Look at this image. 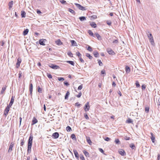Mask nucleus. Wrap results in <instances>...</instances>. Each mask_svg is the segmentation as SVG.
I'll return each instance as SVG.
<instances>
[{
  "instance_id": "1",
  "label": "nucleus",
  "mask_w": 160,
  "mask_h": 160,
  "mask_svg": "<svg viewBox=\"0 0 160 160\" xmlns=\"http://www.w3.org/2000/svg\"><path fill=\"white\" fill-rule=\"evenodd\" d=\"M33 138V137L32 135L31 134L28 141L27 149V152L28 153H30L31 152V147L32 145Z\"/></svg>"
},
{
  "instance_id": "2",
  "label": "nucleus",
  "mask_w": 160,
  "mask_h": 160,
  "mask_svg": "<svg viewBox=\"0 0 160 160\" xmlns=\"http://www.w3.org/2000/svg\"><path fill=\"white\" fill-rule=\"evenodd\" d=\"M74 4L80 10H82V11H85L86 10V9L85 7L82 6L81 5L79 4L75 3H74Z\"/></svg>"
},
{
  "instance_id": "3",
  "label": "nucleus",
  "mask_w": 160,
  "mask_h": 160,
  "mask_svg": "<svg viewBox=\"0 0 160 160\" xmlns=\"http://www.w3.org/2000/svg\"><path fill=\"white\" fill-rule=\"evenodd\" d=\"M90 108V106L89 105V102H87L86 103L85 106L84 107V110L86 112H87L89 111Z\"/></svg>"
},
{
  "instance_id": "4",
  "label": "nucleus",
  "mask_w": 160,
  "mask_h": 160,
  "mask_svg": "<svg viewBox=\"0 0 160 160\" xmlns=\"http://www.w3.org/2000/svg\"><path fill=\"white\" fill-rule=\"evenodd\" d=\"M49 66L51 68L54 69H57L59 68V66L52 64H49Z\"/></svg>"
},
{
  "instance_id": "5",
  "label": "nucleus",
  "mask_w": 160,
  "mask_h": 160,
  "mask_svg": "<svg viewBox=\"0 0 160 160\" xmlns=\"http://www.w3.org/2000/svg\"><path fill=\"white\" fill-rule=\"evenodd\" d=\"M10 108V107H9V106H8L5 108L4 110V114L6 116H7L8 115L9 111Z\"/></svg>"
},
{
  "instance_id": "6",
  "label": "nucleus",
  "mask_w": 160,
  "mask_h": 160,
  "mask_svg": "<svg viewBox=\"0 0 160 160\" xmlns=\"http://www.w3.org/2000/svg\"><path fill=\"white\" fill-rule=\"evenodd\" d=\"M107 51L108 53L110 55H114L115 53L111 48H108L107 49Z\"/></svg>"
},
{
  "instance_id": "7",
  "label": "nucleus",
  "mask_w": 160,
  "mask_h": 160,
  "mask_svg": "<svg viewBox=\"0 0 160 160\" xmlns=\"http://www.w3.org/2000/svg\"><path fill=\"white\" fill-rule=\"evenodd\" d=\"M46 42V40L45 39H41L39 40V43L41 45H45V43Z\"/></svg>"
},
{
  "instance_id": "8",
  "label": "nucleus",
  "mask_w": 160,
  "mask_h": 160,
  "mask_svg": "<svg viewBox=\"0 0 160 160\" xmlns=\"http://www.w3.org/2000/svg\"><path fill=\"white\" fill-rule=\"evenodd\" d=\"M119 153L122 156H125L126 155V153L125 151L123 149H120L119 150Z\"/></svg>"
},
{
  "instance_id": "9",
  "label": "nucleus",
  "mask_w": 160,
  "mask_h": 160,
  "mask_svg": "<svg viewBox=\"0 0 160 160\" xmlns=\"http://www.w3.org/2000/svg\"><path fill=\"white\" fill-rule=\"evenodd\" d=\"M22 61L21 58H18L17 59V62L16 63V67L17 68H18L20 66V64Z\"/></svg>"
},
{
  "instance_id": "10",
  "label": "nucleus",
  "mask_w": 160,
  "mask_h": 160,
  "mask_svg": "<svg viewBox=\"0 0 160 160\" xmlns=\"http://www.w3.org/2000/svg\"><path fill=\"white\" fill-rule=\"evenodd\" d=\"M52 136L54 138H57L59 136V134L58 132H55L52 135Z\"/></svg>"
},
{
  "instance_id": "11",
  "label": "nucleus",
  "mask_w": 160,
  "mask_h": 160,
  "mask_svg": "<svg viewBox=\"0 0 160 160\" xmlns=\"http://www.w3.org/2000/svg\"><path fill=\"white\" fill-rule=\"evenodd\" d=\"M73 152H74V154L75 155L76 158L77 159H78L79 158V155L78 152L75 149H73Z\"/></svg>"
},
{
  "instance_id": "12",
  "label": "nucleus",
  "mask_w": 160,
  "mask_h": 160,
  "mask_svg": "<svg viewBox=\"0 0 160 160\" xmlns=\"http://www.w3.org/2000/svg\"><path fill=\"white\" fill-rule=\"evenodd\" d=\"M14 101V97H12L10 102L9 104V105L8 106H9V107H11V106L12 105L13 102Z\"/></svg>"
},
{
  "instance_id": "13",
  "label": "nucleus",
  "mask_w": 160,
  "mask_h": 160,
  "mask_svg": "<svg viewBox=\"0 0 160 160\" xmlns=\"http://www.w3.org/2000/svg\"><path fill=\"white\" fill-rule=\"evenodd\" d=\"M14 144L12 143L11 142L9 146V148L8 150V152H11L12 150V148L13 147Z\"/></svg>"
},
{
  "instance_id": "14",
  "label": "nucleus",
  "mask_w": 160,
  "mask_h": 160,
  "mask_svg": "<svg viewBox=\"0 0 160 160\" xmlns=\"http://www.w3.org/2000/svg\"><path fill=\"white\" fill-rule=\"evenodd\" d=\"M32 90H33V85L32 83H30V86H29V91L30 92V94L31 95V96L32 95Z\"/></svg>"
},
{
  "instance_id": "15",
  "label": "nucleus",
  "mask_w": 160,
  "mask_h": 160,
  "mask_svg": "<svg viewBox=\"0 0 160 160\" xmlns=\"http://www.w3.org/2000/svg\"><path fill=\"white\" fill-rule=\"evenodd\" d=\"M72 45L73 46H78L76 42L73 40H72L71 41Z\"/></svg>"
},
{
  "instance_id": "16",
  "label": "nucleus",
  "mask_w": 160,
  "mask_h": 160,
  "mask_svg": "<svg viewBox=\"0 0 160 160\" xmlns=\"http://www.w3.org/2000/svg\"><path fill=\"white\" fill-rule=\"evenodd\" d=\"M90 25L93 28H96L97 26V24L94 22H91Z\"/></svg>"
},
{
  "instance_id": "17",
  "label": "nucleus",
  "mask_w": 160,
  "mask_h": 160,
  "mask_svg": "<svg viewBox=\"0 0 160 160\" xmlns=\"http://www.w3.org/2000/svg\"><path fill=\"white\" fill-rule=\"evenodd\" d=\"M38 122L37 120L35 118H34L32 119V125H34Z\"/></svg>"
},
{
  "instance_id": "18",
  "label": "nucleus",
  "mask_w": 160,
  "mask_h": 160,
  "mask_svg": "<svg viewBox=\"0 0 160 160\" xmlns=\"http://www.w3.org/2000/svg\"><path fill=\"white\" fill-rule=\"evenodd\" d=\"M56 44L58 45H61L62 44V42L60 40L58 39L56 41Z\"/></svg>"
},
{
  "instance_id": "19",
  "label": "nucleus",
  "mask_w": 160,
  "mask_h": 160,
  "mask_svg": "<svg viewBox=\"0 0 160 160\" xmlns=\"http://www.w3.org/2000/svg\"><path fill=\"white\" fill-rule=\"evenodd\" d=\"M28 32H29L28 29H26L23 32V35L24 36L26 35L27 34Z\"/></svg>"
},
{
  "instance_id": "20",
  "label": "nucleus",
  "mask_w": 160,
  "mask_h": 160,
  "mask_svg": "<svg viewBox=\"0 0 160 160\" xmlns=\"http://www.w3.org/2000/svg\"><path fill=\"white\" fill-rule=\"evenodd\" d=\"M95 35L98 39L99 40H101L102 39L101 36H100L98 33H95Z\"/></svg>"
},
{
  "instance_id": "21",
  "label": "nucleus",
  "mask_w": 160,
  "mask_h": 160,
  "mask_svg": "<svg viewBox=\"0 0 160 160\" xmlns=\"http://www.w3.org/2000/svg\"><path fill=\"white\" fill-rule=\"evenodd\" d=\"M21 16L22 18H25L26 17V12L23 11H22Z\"/></svg>"
},
{
  "instance_id": "22",
  "label": "nucleus",
  "mask_w": 160,
  "mask_h": 160,
  "mask_svg": "<svg viewBox=\"0 0 160 160\" xmlns=\"http://www.w3.org/2000/svg\"><path fill=\"white\" fill-rule=\"evenodd\" d=\"M151 139L152 142H154V141H155V138L153 136V134L152 133H151Z\"/></svg>"
},
{
  "instance_id": "23",
  "label": "nucleus",
  "mask_w": 160,
  "mask_h": 160,
  "mask_svg": "<svg viewBox=\"0 0 160 160\" xmlns=\"http://www.w3.org/2000/svg\"><path fill=\"white\" fill-rule=\"evenodd\" d=\"M70 95V93L68 91H67L65 96V99H67L68 98V96Z\"/></svg>"
},
{
  "instance_id": "24",
  "label": "nucleus",
  "mask_w": 160,
  "mask_h": 160,
  "mask_svg": "<svg viewBox=\"0 0 160 160\" xmlns=\"http://www.w3.org/2000/svg\"><path fill=\"white\" fill-rule=\"evenodd\" d=\"M79 18V20L81 21L86 20V18L84 16L80 17Z\"/></svg>"
},
{
  "instance_id": "25",
  "label": "nucleus",
  "mask_w": 160,
  "mask_h": 160,
  "mask_svg": "<svg viewBox=\"0 0 160 160\" xmlns=\"http://www.w3.org/2000/svg\"><path fill=\"white\" fill-rule=\"evenodd\" d=\"M126 72H129L130 71V69L129 67L126 66L125 68Z\"/></svg>"
},
{
  "instance_id": "26",
  "label": "nucleus",
  "mask_w": 160,
  "mask_h": 160,
  "mask_svg": "<svg viewBox=\"0 0 160 160\" xmlns=\"http://www.w3.org/2000/svg\"><path fill=\"white\" fill-rule=\"evenodd\" d=\"M83 153H84L85 155L87 157H89V153L86 150H83Z\"/></svg>"
},
{
  "instance_id": "27",
  "label": "nucleus",
  "mask_w": 160,
  "mask_h": 160,
  "mask_svg": "<svg viewBox=\"0 0 160 160\" xmlns=\"http://www.w3.org/2000/svg\"><path fill=\"white\" fill-rule=\"evenodd\" d=\"M67 62L69 63V64H71L72 66L74 65V62L73 61H67Z\"/></svg>"
},
{
  "instance_id": "28",
  "label": "nucleus",
  "mask_w": 160,
  "mask_h": 160,
  "mask_svg": "<svg viewBox=\"0 0 160 160\" xmlns=\"http://www.w3.org/2000/svg\"><path fill=\"white\" fill-rule=\"evenodd\" d=\"M66 130L67 132H70L72 130L71 128L69 126L67 127Z\"/></svg>"
},
{
  "instance_id": "29",
  "label": "nucleus",
  "mask_w": 160,
  "mask_h": 160,
  "mask_svg": "<svg viewBox=\"0 0 160 160\" xmlns=\"http://www.w3.org/2000/svg\"><path fill=\"white\" fill-rule=\"evenodd\" d=\"M115 142L116 144H121L120 141L118 139H115Z\"/></svg>"
},
{
  "instance_id": "30",
  "label": "nucleus",
  "mask_w": 160,
  "mask_h": 160,
  "mask_svg": "<svg viewBox=\"0 0 160 160\" xmlns=\"http://www.w3.org/2000/svg\"><path fill=\"white\" fill-rule=\"evenodd\" d=\"M6 89V88L5 87H3L2 88V90L0 94H3L4 93V91Z\"/></svg>"
},
{
  "instance_id": "31",
  "label": "nucleus",
  "mask_w": 160,
  "mask_h": 160,
  "mask_svg": "<svg viewBox=\"0 0 160 160\" xmlns=\"http://www.w3.org/2000/svg\"><path fill=\"white\" fill-rule=\"evenodd\" d=\"M88 32L90 36H92V37H94V35L93 33L91 30H88Z\"/></svg>"
},
{
  "instance_id": "32",
  "label": "nucleus",
  "mask_w": 160,
  "mask_h": 160,
  "mask_svg": "<svg viewBox=\"0 0 160 160\" xmlns=\"http://www.w3.org/2000/svg\"><path fill=\"white\" fill-rule=\"evenodd\" d=\"M86 56L87 57H88L89 59H91L92 58V57L91 56L90 54L89 53H87L86 54Z\"/></svg>"
},
{
  "instance_id": "33",
  "label": "nucleus",
  "mask_w": 160,
  "mask_h": 160,
  "mask_svg": "<svg viewBox=\"0 0 160 160\" xmlns=\"http://www.w3.org/2000/svg\"><path fill=\"white\" fill-rule=\"evenodd\" d=\"M126 122L129 123H132V121L131 119L129 118L127 120Z\"/></svg>"
},
{
  "instance_id": "34",
  "label": "nucleus",
  "mask_w": 160,
  "mask_h": 160,
  "mask_svg": "<svg viewBox=\"0 0 160 160\" xmlns=\"http://www.w3.org/2000/svg\"><path fill=\"white\" fill-rule=\"evenodd\" d=\"M13 4V2L12 1L9 2L8 5L9 6V8H12Z\"/></svg>"
},
{
  "instance_id": "35",
  "label": "nucleus",
  "mask_w": 160,
  "mask_h": 160,
  "mask_svg": "<svg viewBox=\"0 0 160 160\" xmlns=\"http://www.w3.org/2000/svg\"><path fill=\"white\" fill-rule=\"evenodd\" d=\"M130 147L132 149H134L135 147L133 143H131L130 145Z\"/></svg>"
},
{
  "instance_id": "36",
  "label": "nucleus",
  "mask_w": 160,
  "mask_h": 160,
  "mask_svg": "<svg viewBox=\"0 0 160 160\" xmlns=\"http://www.w3.org/2000/svg\"><path fill=\"white\" fill-rule=\"evenodd\" d=\"M71 138L73 140H76V137L74 134H72L71 135Z\"/></svg>"
},
{
  "instance_id": "37",
  "label": "nucleus",
  "mask_w": 160,
  "mask_h": 160,
  "mask_svg": "<svg viewBox=\"0 0 160 160\" xmlns=\"http://www.w3.org/2000/svg\"><path fill=\"white\" fill-rule=\"evenodd\" d=\"M68 11L72 14H75V12L71 8L68 9Z\"/></svg>"
},
{
  "instance_id": "38",
  "label": "nucleus",
  "mask_w": 160,
  "mask_h": 160,
  "mask_svg": "<svg viewBox=\"0 0 160 160\" xmlns=\"http://www.w3.org/2000/svg\"><path fill=\"white\" fill-rule=\"evenodd\" d=\"M93 54L95 57H97L99 55L97 51L94 52Z\"/></svg>"
},
{
  "instance_id": "39",
  "label": "nucleus",
  "mask_w": 160,
  "mask_h": 160,
  "mask_svg": "<svg viewBox=\"0 0 160 160\" xmlns=\"http://www.w3.org/2000/svg\"><path fill=\"white\" fill-rule=\"evenodd\" d=\"M149 41L150 42H151L152 43V45L153 44V43H154V40H153V37H151V38H149Z\"/></svg>"
},
{
  "instance_id": "40",
  "label": "nucleus",
  "mask_w": 160,
  "mask_h": 160,
  "mask_svg": "<svg viewBox=\"0 0 160 160\" xmlns=\"http://www.w3.org/2000/svg\"><path fill=\"white\" fill-rule=\"evenodd\" d=\"M68 55L71 57H73V54L70 51L68 52Z\"/></svg>"
},
{
  "instance_id": "41",
  "label": "nucleus",
  "mask_w": 160,
  "mask_h": 160,
  "mask_svg": "<svg viewBox=\"0 0 160 160\" xmlns=\"http://www.w3.org/2000/svg\"><path fill=\"white\" fill-rule=\"evenodd\" d=\"M87 142L90 145H91L92 143V142L90 139L89 138H88L87 139Z\"/></svg>"
},
{
  "instance_id": "42",
  "label": "nucleus",
  "mask_w": 160,
  "mask_h": 160,
  "mask_svg": "<svg viewBox=\"0 0 160 160\" xmlns=\"http://www.w3.org/2000/svg\"><path fill=\"white\" fill-rule=\"evenodd\" d=\"M101 74L103 75V76H104L106 75L105 71V70H103L101 72Z\"/></svg>"
},
{
  "instance_id": "43",
  "label": "nucleus",
  "mask_w": 160,
  "mask_h": 160,
  "mask_svg": "<svg viewBox=\"0 0 160 160\" xmlns=\"http://www.w3.org/2000/svg\"><path fill=\"white\" fill-rule=\"evenodd\" d=\"M149 111V108L148 107H146L145 108V112L146 113H148Z\"/></svg>"
},
{
  "instance_id": "44",
  "label": "nucleus",
  "mask_w": 160,
  "mask_h": 160,
  "mask_svg": "<svg viewBox=\"0 0 160 160\" xmlns=\"http://www.w3.org/2000/svg\"><path fill=\"white\" fill-rule=\"evenodd\" d=\"M76 54L79 57L81 58L82 55L79 52H76Z\"/></svg>"
},
{
  "instance_id": "45",
  "label": "nucleus",
  "mask_w": 160,
  "mask_h": 160,
  "mask_svg": "<svg viewBox=\"0 0 160 160\" xmlns=\"http://www.w3.org/2000/svg\"><path fill=\"white\" fill-rule=\"evenodd\" d=\"M98 63L100 66H102V63L101 60H98Z\"/></svg>"
},
{
  "instance_id": "46",
  "label": "nucleus",
  "mask_w": 160,
  "mask_h": 160,
  "mask_svg": "<svg viewBox=\"0 0 160 160\" xmlns=\"http://www.w3.org/2000/svg\"><path fill=\"white\" fill-rule=\"evenodd\" d=\"M58 79L59 81H63L64 80V78H58Z\"/></svg>"
},
{
  "instance_id": "47",
  "label": "nucleus",
  "mask_w": 160,
  "mask_h": 160,
  "mask_svg": "<svg viewBox=\"0 0 160 160\" xmlns=\"http://www.w3.org/2000/svg\"><path fill=\"white\" fill-rule=\"evenodd\" d=\"M38 91L39 93H41L42 92V90L41 88L40 87H38Z\"/></svg>"
},
{
  "instance_id": "48",
  "label": "nucleus",
  "mask_w": 160,
  "mask_h": 160,
  "mask_svg": "<svg viewBox=\"0 0 160 160\" xmlns=\"http://www.w3.org/2000/svg\"><path fill=\"white\" fill-rule=\"evenodd\" d=\"M60 2L62 4H65L66 3V2L64 0H60Z\"/></svg>"
},
{
  "instance_id": "49",
  "label": "nucleus",
  "mask_w": 160,
  "mask_h": 160,
  "mask_svg": "<svg viewBox=\"0 0 160 160\" xmlns=\"http://www.w3.org/2000/svg\"><path fill=\"white\" fill-rule=\"evenodd\" d=\"M80 158L82 160H85L84 158L82 155L81 154L80 155Z\"/></svg>"
},
{
  "instance_id": "50",
  "label": "nucleus",
  "mask_w": 160,
  "mask_h": 160,
  "mask_svg": "<svg viewBox=\"0 0 160 160\" xmlns=\"http://www.w3.org/2000/svg\"><path fill=\"white\" fill-rule=\"evenodd\" d=\"M63 83L64 84L67 86H68L69 85V83L66 81H64Z\"/></svg>"
},
{
  "instance_id": "51",
  "label": "nucleus",
  "mask_w": 160,
  "mask_h": 160,
  "mask_svg": "<svg viewBox=\"0 0 160 160\" xmlns=\"http://www.w3.org/2000/svg\"><path fill=\"white\" fill-rule=\"evenodd\" d=\"M135 84L137 87H139L140 86V84L138 81H136Z\"/></svg>"
},
{
  "instance_id": "52",
  "label": "nucleus",
  "mask_w": 160,
  "mask_h": 160,
  "mask_svg": "<svg viewBox=\"0 0 160 160\" xmlns=\"http://www.w3.org/2000/svg\"><path fill=\"white\" fill-rule=\"evenodd\" d=\"M104 139L105 140L107 141H109L111 139H110V138L108 137H107L105 138H104Z\"/></svg>"
},
{
  "instance_id": "53",
  "label": "nucleus",
  "mask_w": 160,
  "mask_h": 160,
  "mask_svg": "<svg viewBox=\"0 0 160 160\" xmlns=\"http://www.w3.org/2000/svg\"><path fill=\"white\" fill-rule=\"evenodd\" d=\"M82 85L81 84L78 87V90H80L82 89Z\"/></svg>"
},
{
  "instance_id": "54",
  "label": "nucleus",
  "mask_w": 160,
  "mask_h": 160,
  "mask_svg": "<svg viewBox=\"0 0 160 160\" xmlns=\"http://www.w3.org/2000/svg\"><path fill=\"white\" fill-rule=\"evenodd\" d=\"M84 116L85 118L86 119H89V118L88 115L87 114H85L84 115Z\"/></svg>"
},
{
  "instance_id": "55",
  "label": "nucleus",
  "mask_w": 160,
  "mask_h": 160,
  "mask_svg": "<svg viewBox=\"0 0 160 160\" xmlns=\"http://www.w3.org/2000/svg\"><path fill=\"white\" fill-rule=\"evenodd\" d=\"M89 51L91 52L92 51V50L91 48V47L90 46H89L88 47V48L87 49Z\"/></svg>"
},
{
  "instance_id": "56",
  "label": "nucleus",
  "mask_w": 160,
  "mask_h": 160,
  "mask_svg": "<svg viewBox=\"0 0 160 160\" xmlns=\"http://www.w3.org/2000/svg\"><path fill=\"white\" fill-rule=\"evenodd\" d=\"M82 93L81 92H80L79 93V94H78V95H77V97L78 98H80L81 95H82Z\"/></svg>"
},
{
  "instance_id": "57",
  "label": "nucleus",
  "mask_w": 160,
  "mask_h": 160,
  "mask_svg": "<svg viewBox=\"0 0 160 160\" xmlns=\"http://www.w3.org/2000/svg\"><path fill=\"white\" fill-rule=\"evenodd\" d=\"M47 77L49 78H52V75L50 74H47Z\"/></svg>"
},
{
  "instance_id": "58",
  "label": "nucleus",
  "mask_w": 160,
  "mask_h": 160,
  "mask_svg": "<svg viewBox=\"0 0 160 160\" xmlns=\"http://www.w3.org/2000/svg\"><path fill=\"white\" fill-rule=\"evenodd\" d=\"M112 43H116V44L118 43V40L116 39V40H115L113 41L112 42Z\"/></svg>"
},
{
  "instance_id": "59",
  "label": "nucleus",
  "mask_w": 160,
  "mask_h": 160,
  "mask_svg": "<svg viewBox=\"0 0 160 160\" xmlns=\"http://www.w3.org/2000/svg\"><path fill=\"white\" fill-rule=\"evenodd\" d=\"M21 146H22L23 145V143H24V140L23 139H21Z\"/></svg>"
},
{
  "instance_id": "60",
  "label": "nucleus",
  "mask_w": 160,
  "mask_h": 160,
  "mask_svg": "<svg viewBox=\"0 0 160 160\" xmlns=\"http://www.w3.org/2000/svg\"><path fill=\"white\" fill-rule=\"evenodd\" d=\"M99 151L102 153H103L104 152V151L102 149V148H99Z\"/></svg>"
},
{
  "instance_id": "61",
  "label": "nucleus",
  "mask_w": 160,
  "mask_h": 160,
  "mask_svg": "<svg viewBox=\"0 0 160 160\" xmlns=\"http://www.w3.org/2000/svg\"><path fill=\"white\" fill-rule=\"evenodd\" d=\"M75 105L78 107H79L81 105V104H79V102H77L75 103Z\"/></svg>"
},
{
  "instance_id": "62",
  "label": "nucleus",
  "mask_w": 160,
  "mask_h": 160,
  "mask_svg": "<svg viewBox=\"0 0 160 160\" xmlns=\"http://www.w3.org/2000/svg\"><path fill=\"white\" fill-rule=\"evenodd\" d=\"M148 37L149 38H151V37H153L152 34L151 33L149 34V35H148Z\"/></svg>"
},
{
  "instance_id": "63",
  "label": "nucleus",
  "mask_w": 160,
  "mask_h": 160,
  "mask_svg": "<svg viewBox=\"0 0 160 160\" xmlns=\"http://www.w3.org/2000/svg\"><path fill=\"white\" fill-rule=\"evenodd\" d=\"M146 88V86L144 85H142V90L145 89Z\"/></svg>"
},
{
  "instance_id": "64",
  "label": "nucleus",
  "mask_w": 160,
  "mask_h": 160,
  "mask_svg": "<svg viewBox=\"0 0 160 160\" xmlns=\"http://www.w3.org/2000/svg\"><path fill=\"white\" fill-rule=\"evenodd\" d=\"M124 139L126 140H129L130 138L127 137H125Z\"/></svg>"
}]
</instances>
